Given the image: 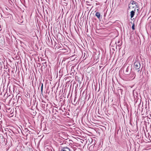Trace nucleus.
<instances>
[{
  "mask_svg": "<svg viewBox=\"0 0 151 151\" xmlns=\"http://www.w3.org/2000/svg\"><path fill=\"white\" fill-rule=\"evenodd\" d=\"M134 68L135 70H138V72L139 71H141V70L140 69L141 67V64L139 61L138 60H136L134 64Z\"/></svg>",
  "mask_w": 151,
  "mask_h": 151,
  "instance_id": "obj_1",
  "label": "nucleus"
},
{
  "mask_svg": "<svg viewBox=\"0 0 151 151\" xmlns=\"http://www.w3.org/2000/svg\"><path fill=\"white\" fill-rule=\"evenodd\" d=\"M42 67L43 68H45L47 66V64L46 60L44 59H42Z\"/></svg>",
  "mask_w": 151,
  "mask_h": 151,
  "instance_id": "obj_2",
  "label": "nucleus"
},
{
  "mask_svg": "<svg viewBox=\"0 0 151 151\" xmlns=\"http://www.w3.org/2000/svg\"><path fill=\"white\" fill-rule=\"evenodd\" d=\"M130 4H131L132 5L135 4V6L136 7V8H139V7L138 3L134 1H133V0L130 3Z\"/></svg>",
  "mask_w": 151,
  "mask_h": 151,
  "instance_id": "obj_3",
  "label": "nucleus"
},
{
  "mask_svg": "<svg viewBox=\"0 0 151 151\" xmlns=\"http://www.w3.org/2000/svg\"><path fill=\"white\" fill-rule=\"evenodd\" d=\"M61 151H70V149L68 147H63L61 150Z\"/></svg>",
  "mask_w": 151,
  "mask_h": 151,
  "instance_id": "obj_4",
  "label": "nucleus"
},
{
  "mask_svg": "<svg viewBox=\"0 0 151 151\" xmlns=\"http://www.w3.org/2000/svg\"><path fill=\"white\" fill-rule=\"evenodd\" d=\"M95 16L99 20L101 18H101L100 13L99 12H97L95 14Z\"/></svg>",
  "mask_w": 151,
  "mask_h": 151,
  "instance_id": "obj_5",
  "label": "nucleus"
},
{
  "mask_svg": "<svg viewBox=\"0 0 151 151\" xmlns=\"http://www.w3.org/2000/svg\"><path fill=\"white\" fill-rule=\"evenodd\" d=\"M135 9H134V10L130 12V16L131 18H132L134 17L135 13Z\"/></svg>",
  "mask_w": 151,
  "mask_h": 151,
  "instance_id": "obj_6",
  "label": "nucleus"
},
{
  "mask_svg": "<svg viewBox=\"0 0 151 151\" xmlns=\"http://www.w3.org/2000/svg\"><path fill=\"white\" fill-rule=\"evenodd\" d=\"M130 69V68L129 66H128L127 68L126 69V70H125L126 72H125V74H127H127L128 72H129V70Z\"/></svg>",
  "mask_w": 151,
  "mask_h": 151,
  "instance_id": "obj_7",
  "label": "nucleus"
},
{
  "mask_svg": "<svg viewBox=\"0 0 151 151\" xmlns=\"http://www.w3.org/2000/svg\"><path fill=\"white\" fill-rule=\"evenodd\" d=\"M4 38L3 37H0V44H2L3 42H4Z\"/></svg>",
  "mask_w": 151,
  "mask_h": 151,
  "instance_id": "obj_8",
  "label": "nucleus"
},
{
  "mask_svg": "<svg viewBox=\"0 0 151 151\" xmlns=\"http://www.w3.org/2000/svg\"><path fill=\"white\" fill-rule=\"evenodd\" d=\"M117 45L116 44V45H117L118 46H120L121 45V43H120V40H118L117 42Z\"/></svg>",
  "mask_w": 151,
  "mask_h": 151,
  "instance_id": "obj_9",
  "label": "nucleus"
},
{
  "mask_svg": "<svg viewBox=\"0 0 151 151\" xmlns=\"http://www.w3.org/2000/svg\"><path fill=\"white\" fill-rule=\"evenodd\" d=\"M40 84H41V92H42V91H43V83H40Z\"/></svg>",
  "mask_w": 151,
  "mask_h": 151,
  "instance_id": "obj_10",
  "label": "nucleus"
},
{
  "mask_svg": "<svg viewBox=\"0 0 151 151\" xmlns=\"http://www.w3.org/2000/svg\"><path fill=\"white\" fill-rule=\"evenodd\" d=\"M3 62L2 61L1 62H0V68L1 69L2 68V65L3 64Z\"/></svg>",
  "mask_w": 151,
  "mask_h": 151,
  "instance_id": "obj_11",
  "label": "nucleus"
},
{
  "mask_svg": "<svg viewBox=\"0 0 151 151\" xmlns=\"http://www.w3.org/2000/svg\"><path fill=\"white\" fill-rule=\"evenodd\" d=\"M122 89H119L118 90V92H120L122 94Z\"/></svg>",
  "mask_w": 151,
  "mask_h": 151,
  "instance_id": "obj_12",
  "label": "nucleus"
},
{
  "mask_svg": "<svg viewBox=\"0 0 151 151\" xmlns=\"http://www.w3.org/2000/svg\"><path fill=\"white\" fill-rule=\"evenodd\" d=\"M134 23L132 25V29L133 30H134L135 28H134Z\"/></svg>",
  "mask_w": 151,
  "mask_h": 151,
  "instance_id": "obj_13",
  "label": "nucleus"
},
{
  "mask_svg": "<svg viewBox=\"0 0 151 151\" xmlns=\"http://www.w3.org/2000/svg\"><path fill=\"white\" fill-rule=\"evenodd\" d=\"M76 96L75 97V98L74 99V101H73V103H72H72L73 104H75V101H76Z\"/></svg>",
  "mask_w": 151,
  "mask_h": 151,
  "instance_id": "obj_14",
  "label": "nucleus"
},
{
  "mask_svg": "<svg viewBox=\"0 0 151 151\" xmlns=\"http://www.w3.org/2000/svg\"><path fill=\"white\" fill-rule=\"evenodd\" d=\"M1 118H2V114L1 113H0V119H1Z\"/></svg>",
  "mask_w": 151,
  "mask_h": 151,
  "instance_id": "obj_15",
  "label": "nucleus"
},
{
  "mask_svg": "<svg viewBox=\"0 0 151 151\" xmlns=\"http://www.w3.org/2000/svg\"><path fill=\"white\" fill-rule=\"evenodd\" d=\"M129 5L128 6H129V8L130 9V6H129Z\"/></svg>",
  "mask_w": 151,
  "mask_h": 151,
  "instance_id": "obj_16",
  "label": "nucleus"
},
{
  "mask_svg": "<svg viewBox=\"0 0 151 151\" xmlns=\"http://www.w3.org/2000/svg\"><path fill=\"white\" fill-rule=\"evenodd\" d=\"M139 9H137V10L138 11Z\"/></svg>",
  "mask_w": 151,
  "mask_h": 151,
  "instance_id": "obj_17",
  "label": "nucleus"
},
{
  "mask_svg": "<svg viewBox=\"0 0 151 151\" xmlns=\"http://www.w3.org/2000/svg\"><path fill=\"white\" fill-rule=\"evenodd\" d=\"M14 86H13V89H14Z\"/></svg>",
  "mask_w": 151,
  "mask_h": 151,
  "instance_id": "obj_18",
  "label": "nucleus"
},
{
  "mask_svg": "<svg viewBox=\"0 0 151 151\" xmlns=\"http://www.w3.org/2000/svg\"><path fill=\"white\" fill-rule=\"evenodd\" d=\"M119 151H121V150H119Z\"/></svg>",
  "mask_w": 151,
  "mask_h": 151,
  "instance_id": "obj_19",
  "label": "nucleus"
}]
</instances>
